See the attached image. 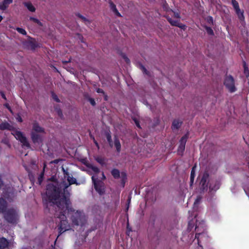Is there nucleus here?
I'll use <instances>...</instances> for the list:
<instances>
[{
    "label": "nucleus",
    "mask_w": 249,
    "mask_h": 249,
    "mask_svg": "<svg viewBox=\"0 0 249 249\" xmlns=\"http://www.w3.org/2000/svg\"><path fill=\"white\" fill-rule=\"evenodd\" d=\"M244 73L246 77L249 76V70L245 61L243 62Z\"/></svg>",
    "instance_id": "obj_28"
},
{
    "label": "nucleus",
    "mask_w": 249,
    "mask_h": 249,
    "mask_svg": "<svg viewBox=\"0 0 249 249\" xmlns=\"http://www.w3.org/2000/svg\"><path fill=\"white\" fill-rule=\"evenodd\" d=\"M12 134L15 136L17 140L19 141L22 143L23 147H26L27 148L30 147V143H29L26 137L21 131L14 129L13 132H12Z\"/></svg>",
    "instance_id": "obj_6"
},
{
    "label": "nucleus",
    "mask_w": 249,
    "mask_h": 249,
    "mask_svg": "<svg viewBox=\"0 0 249 249\" xmlns=\"http://www.w3.org/2000/svg\"><path fill=\"white\" fill-rule=\"evenodd\" d=\"M89 167L93 171L95 174H98L100 172V169L97 167L90 165Z\"/></svg>",
    "instance_id": "obj_33"
},
{
    "label": "nucleus",
    "mask_w": 249,
    "mask_h": 249,
    "mask_svg": "<svg viewBox=\"0 0 249 249\" xmlns=\"http://www.w3.org/2000/svg\"><path fill=\"white\" fill-rule=\"evenodd\" d=\"M30 20L33 21L34 22L37 24L39 26H42V23L37 18L31 17H30Z\"/></svg>",
    "instance_id": "obj_34"
},
{
    "label": "nucleus",
    "mask_w": 249,
    "mask_h": 249,
    "mask_svg": "<svg viewBox=\"0 0 249 249\" xmlns=\"http://www.w3.org/2000/svg\"><path fill=\"white\" fill-rule=\"evenodd\" d=\"M194 178H194V177H190V183L191 186H192L193 184L194 183Z\"/></svg>",
    "instance_id": "obj_57"
},
{
    "label": "nucleus",
    "mask_w": 249,
    "mask_h": 249,
    "mask_svg": "<svg viewBox=\"0 0 249 249\" xmlns=\"http://www.w3.org/2000/svg\"><path fill=\"white\" fill-rule=\"evenodd\" d=\"M114 145L117 151L119 153L121 151V145L119 139L116 136L114 137Z\"/></svg>",
    "instance_id": "obj_23"
},
{
    "label": "nucleus",
    "mask_w": 249,
    "mask_h": 249,
    "mask_svg": "<svg viewBox=\"0 0 249 249\" xmlns=\"http://www.w3.org/2000/svg\"><path fill=\"white\" fill-rule=\"evenodd\" d=\"M96 92L98 93H102V94H105V92L104 91V90L102 89H100V88H98L96 89Z\"/></svg>",
    "instance_id": "obj_53"
},
{
    "label": "nucleus",
    "mask_w": 249,
    "mask_h": 249,
    "mask_svg": "<svg viewBox=\"0 0 249 249\" xmlns=\"http://www.w3.org/2000/svg\"><path fill=\"white\" fill-rule=\"evenodd\" d=\"M13 0H3L1 4H0V10H6L9 5L12 3Z\"/></svg>",
    "instance_id": "obj_19"
},
{
    "label": "nucleus",
    "mask_w": 249,
    "mask_h": 249,
    "mask_svg": "<svg viewBox=\"0 0 249 249\" xmlns=\"http://www.w3.org/2000/svg\"><path fill=\"white\" fill-rule=\"evenodd\" d=\"M122 57L123 58V59H124V60L125 61V62L127 63V64H129L130 62V61L129 60V59L126 56V55L124 54H122Z\"/></svg>",
    "instance_id": "obj_43"
},
{
    "label": "nucleus",
    "mask_w": 249,
    "mask_h": 249,
    "mask_svg": "<svg viewBox=\"0 0 249 249\" xmlns=\"http://www.w3.org/2000/svg\"><path fill=\"white\" fill-rule=\"evenodd\" d=\"M220 184L219 182L216 180H211L209 188L210 192L216 191L219 188Z\"/></svg>",
    "instance_id": "obj_13"
},
{
    "label": "nucleus",
    "mask_w": 249,
    "mask_h": 249,
    "mask_svg": "<svg viewBox=\"0 0 249 249\" xmlns=\"http://www.w3.org/2000/svg\"><path fill=\"white\" fill-rule=\"evenodd\" d=\"M121 185L122 187H124L125 184V183L127 180V175L126 173L124 172H122L121 173Z\"/></svg>",
    "instance_id": "obj_22"
},
{
    "label": "nucleus",
    "mask_w": 249,
    "mask_h": 249,
    "mask_svg": "<svg viewBox=\"0 0 249 249\" xmlns=\"http://www.w3.org/2000/svg\"><path fill=\"white\" fill-rule=\"evenodd\" d=\"M8 203L3 198H0V213L3 214L7 210Z\"/></svg>",
    "instance_id": "obj_14"
},
{
    "label": "nucleus",
    "mask_w": 249,
    "mask_h": 249,
    "mask_svg": "<svg viewBox=\"0 0 249 249\" xmlns=\"http://www.w3.org/2000/svg\"><path fill=\"white\" fill-rule=\"evenodd\" d=\"M23 167H24L26 171L28 172V175L29 179L32 184H34L35 182V175L32 172L29 167L25 164H24Z\"/></svg>",
    "instance_id": "obj_16"
},
{
    "label": "nucleus",
    "mask_w": 249,
    "mask_h": 249,
    "mask_svg": "<svg viewBox=\"0 0 249 249\" xmlns=\"http://www.w3.org/2000/svg\"><path fill=\"white\" fill-rule=\"evenodd\" d=\"M182 121L178 119H175L172 122V130H178L182 124Z\"/></svg>",
    "instance_id": "obj_17"
},
{
    "label": "nucleus",
    "mask_w": 249,
    "mask_h": 249,
    "mask_svg": "<svg viewBox=\"0 0 249 249\" xmlns=\"http://www.w3.org/2000/svg\"><path fill=\"white\" fill-rule=\"evenodd\" d=\"M133 120L135 122V124L136 125L138 128H141V126H140V122H139V120L137 118H133Z\"/></svg>",
    "instance_id": "obj_45"
},
{
    "label": "nucleus",
    "mask_w": 249,
    "mask_h": 249,
    "mask_svg": "<svg viewBox=\"0 0 249 249\" xmlns=\"http://www.w3.org/2000/svg\"><path fill=\"white\" fill-rule=\"evenodd\" d=\"M102 179L103 180H105L106 178V177L104 173V172H102Z\"/></svg>",
    "instance_id": "obj_59"
},
{
    "label": "nucleus",
    "mask_w": 249,
    "mask_h": 249,
    "mask_svg": "<svg viewBox=\"0 0 249 249\" xmlns=\"http://www.w3.org/2000/svg\"><path fill=\"white\" fill-rule=\"evenodd\" d=\"M167 19L172 26L178 27L183 30H186L187 28V26L185 24L180 23L179 20H173L169 17H167Z\"/></svg>",
    "instance_id": "obj_11"
},
{
    "label": "nucleus",
    "mask_w": 249,
    "mask_h": 249,
    "mask_svg": "<svg viewBox=\"0 0 249 249\" xmlns=\"http://www.w3.org/2000/svg\"><path fill=\"white\" fill-rule=\"evenodd\" d=\"M195 168H196L195 166H194L192 167V168L191 169V171L190 177L195 178Z\"/></svg>",
    "instance_id": "obj_44"
},
{
    "label": "nucleus",
    "mask_w": 249,
    "mask_h": 249,
    "mask_svg": "<svg viewBox=\"0 0 249 249\" xmlns=\"http://www.w3.org/2000/svg\"><path fill=\"white\" fill-rule=\"evenodd\" d=\"M41 133L31 132V138L34 143L41 144L43 142V136Z\"/></svg>",
    "instance_id": "obj_10"
},
{
    "label": "nucleus",
    "mask_w": 249,
    "mask_h": 249,
    "mask_svg": "<svg viewBox=\"0 0 249 249\" xmlns=\"http://www.w3.org/2000/svg\"><path fill=\"white\" fill-rule=\"evenodd\" d=\"M62 170L63 173L64 177L66 178L68 182V184L65 183L64 184V188L62 191V187L61 186V184H59L57 182H54V183H49L47 185L49 184H53L54 186H57L60 190V197L61 198L63 196H65L68 198H69L70 196V193L68 191V188L71 185L75 184L76 185H79V183L77 182L76 178H74L72 175L69 172L68 169H65L63 167H62Z\"/></svg>",
    "instance_id": "obj_2"
},
{
    "label": "nucleus",
    "mask_w": 249,
    "mask_h": 249,
    "mask_svg": "<svg viewBox=\"0 0 249 249\" xmlns=\"http://www.w3.org/2000/svg\"><path fill=\"white\" fill-rule=\"evenodd\" d=\"M59 161V160H55L54 161H53V162L55 163H57Z\"/></svg>",
    "instance_id": "obj_60"
},
{
    "label": "nucleus",
    "mask_w": 249,
    "mask_h": 249,
    "mask_svg": "<svg viewBox=\"0 0 249 249\" xmlns=\"http://www.w3.org/2000/svg\"><path fill=\"white\" fill-rule=\"evenodd\" d=\"M16 119H17V120L18 122L21 123V122H23V120H22V118H21V116H20L19 114H18L17 115V117H16Z\"/></svg>",
    "instance_id": "obj_50"
},
{
    "label": "nucleus",
    "mask_w": 249,
    "mask_h": 249,
    "mask_svg": "<svg viewBox=\"0 0 249 249\" xmlns=\"http://www.w3.org/2000/svg\"><path fill=\"white\" fill-rule=\"evenodd\" d=\"M113 12L117 17H122L121 14L119 13V12L118 11L117 9H116V10H115Z\"/></svg>",
    "instance_id": "obj_52"
},
{
    "label": "nucleus",
    "mask_w": 249,
    "mask_h": 249,
    "mask_svg": "<svg viewBox=\"0 0 249 249\" xmlns=\"http://www.w3.org/2000/svg\"><path fill=\"white\" fill-rule=\"evenodd\" d=\"M189 132H187L179 141V145L178 148V153L179 155H182L185 150V145L187 140L189 137Z\"/></svg>",
    "instance_id": "obj_9"
},
{
    "label": "nucleus",
    "mask_w": 249,
    "mask_h": 249,
    "mask_svg": "<svg viewBox=\"0 0 249 249\" xmlns=\"http://www.w3.org/2000/svg\"><path fill=\"white\" fill-rule=\"evenodd\" d=\"M31 132H33L34 133H43V134H44L45 133L44 128L40 126L39 124L36 122H35L33 124V126H32V129Z\"/></svg>",
    "instance_id": "obj_12"
},
{
    "label": "nucleus",
    "mask_w": 249,
    "mask_h": 249,
    "mask_svg": "<svg viewBox=\"0 0 249 249\" xmlns=\"http://www.w3.org/2000/svg\"><path fill=\"white\" fill-rule=\"evenodd\" d=\"M60 190L58 186L53 184L48 185L47 196L48 199L45 202L46 207H48L49 205L51 206L55 204L59 209L61 210L58 216L60 221L57 226L58 230L57 237L70 229V225L67 220L66 214L67 213L69 216L70 212L74 211L73 209L71 207V203L70 199L64 196L60 198Z\"/></svg>",
    "instance_id": "obj_1"
},
{
    "label": "nucleus",
    "mask_w": 249,
    "mask_h": 249,
    "mask_svg": "<svg viewBox=\"0 0 249 249\" xmlns=\"http://www.w3.org/2000/svg\"><path fill=\"white\" fill-rule=\"evenodd\" d=\"M30 166L32 168L36 169L37 168V165L36 163V161L35 160H31L30 161Z\"/></svg>",
    "instance_id": "obj_38"
},
{
    "label": "nucleus",
    "mask_w": 249,
    "mask_h": 249,
    "mask_svg": "<svg viewBox=\"0 0 249 249\" xmlns=\"http://www.w3.org/2000/svg\"><path fill=\"white\" fill-rule=\"evenodd\" d=\"M3 214L4 220L8 223L14 225L18 223L19 220V215L17 208L11 207L8 208Z\"/></svg>",
    "instance_id": "obj_3"
},
{
    "label": "nucleus",
    "mask_w": 249,
    "mask_h": 249,
    "mask_svg": "<svg viewBox=\"0 0 249 249\" xmlns=\"http://www.w3.org/2000/svg\"><path fill=\"white\" fill-rule=\"evenodd\" d=\"M52 97L53 98V99L55 101H56V102L57 103H59L60 102V100H59V99L58 98V96H57V95L56 94H55L54 92H52Z\"/></svg>",
    "instance_id": "obj_40"
},
{
    "label": "nucleus",
    "mask_w": 249,
    "mask_h": 249,
    "mask_svg": "<svg viewBox=\"0 0 249 249\" xmlns=\"http://www.w3.org/2000/svg\"><path fill=\"white\" fill-rule=\"evenodd\" d=\"M14 129L12 125L6 122L0 124V130H8L13 131Z\"/></svg>",
    "instance_id": "obj_15"
},
{
    "label": "nucleus",
    "mask_w": 249,
    "mask_h": 249,
    "mask_svg": "<svg viewBox=\"0 0 249 249\" xmlns=\"http://www.w3.org/2000/svg\"><path fill=\"white\" fill-rule=\"evenodd\" d=\"M47 187H48V185L46 187V190H47ZM46 196H47V191H46ZM48 199V196H47L46 199H44V198L43 199V204H44V207H45L46 208L48 209L49 210L50 209V207H55V209H56V207H57V208H58V210H59L60 212H61V210L59 209V208L57 207V206L55 204H54L53 205H51V206H50L49 205L48 207H46V205L45 204V202H47Z\"/></svg>",
    "instance_id": "obj_27"
},
{
    "label": "nucleus",
    "mask_w": 249,
    "mask_h": 249,
    "mask_svg": "<svg viewBox=\"0 0 249 249\" xmlns=\"http://www.w3.org/2000/svg\"><path fill=\"white\" fill-rule=\"evenodd\" d=\"M201 199V198L200 196L197 197L194 202V205L196 206L198 205L200 202Z\"/></svg>",
    "instance_id": "obj_46"
},
{
    "label": "nucleus",
    "mask_w": 249,
    "mask_h": 249,
    "mask_svg": "<svg viewBox=\"0 0 249 249\" xmlns=\"http://www.w3.org/2000/svg\"><path fill=\"white\" fill-rule=\"evenodd\" d=\"M91 179L94 185V188L96 191L100 195L104 194L105 193V188L104 183L102 181L95 178L94 176L91 177Z\"/></svg>",
    "instance_id": "obj_8"
},
{
    "label": "nucleus",
    "mask_w": 249,
    "mask_h": 249,
    "mask_svg": "<svg viewBox=\"0 0 249 249\" xmlns=\"http://www.w3.org/2000/svg\"><path fill=\"white\" fill-rule=\"evenodd\" d=\"M16 30L20 34L23 35H26L27 34L26 31L23 28L18 27Z\"/></svg>",
    "instance_id": "obj_37"
},
{
    "label": "nucleus",
    "mask_w": 249,
    "mask_h": 249,
    "mask_svg": "<svg viewBox=\"0 0 249 249\" xmlns=\"http://www.w3.org/2000/svg\"><path fill=\"white\" fill-rule=\"evenodd\" d=\"M168 4L166 3V2H165V3L163 5V9H164L165 10H167L168 9Z\"/></svg>",
    "instance_id": "obj_58"
},
{
    "label": "nucleus",
    "mask_w": 249,
    "mask_h": 249,
    "mask_svg": "<svg viewBox=\"0 0 249 249\" xmlns=\"http://www.w3.org/2000/svg\"><path fill=\"white\" fill-rule=\"evenodd\" d=\"M30 46L31 48L33 50H35L38 47L37 43L36 41H31L29 42Z\"/></svg>",
    "instance_id": "obj_35"
},
{
    "label": "nucleus",
    "mask_w": 249,
    "mask_h": 249,
    "mask_svg": "<svg viewBox=\"0 0 249 249\" xmlns=\"http://www.w3.org/2000/svg\"><path fill=\"white\" fill-rule=\"evenodd\" d=\"M142 70L143 73H144L147 75L149 74V72L147 71V70L144 66H142Z\"/></svg>",
    "instance_id": "obj_56"
},
{
    "label": "nucleus",
    "mask_w": 249,
    "mask_h": 249,
    "mask_svg": "<svg viewBox=\"0 0 249 249\" xmlns=\"http://www.w3.org/2000/svg\"><path fill=\"white\" fill-rule=\"evenodd\" d=\"M174 13V17L177 18L179 19L180 18V13L179 12H176L172 10Z\"/></svg>",
    "instance_id": "obj_47"
},
{
    "label": "nucleus",
    "mask_w": 249,
    "mask_h": 249,
    "mask_svg": "<svg viewBox=\"0 0 249 249\" xmlns=\"http://www.w3.org/2000/svg\"><path fill=\"white\" fill-rule=\"evenodd\" d=\"M23 4L28 9L29 11L32 12H35L36 8L30 2H25L23 3Z\"/></svg>",
    "instance_id": "obj_25"
},
{
    "label": "nucleus",
    "mask_w": 249,
    "mask_h": 249,
    "mask_svg": "<svg viewBox=\"0 0 249 249\" xmlns=\"http://www.w3.org/2000/svg\"><path fill=\"white\" fill-rule=\"evenodd\" d=\"M4 106L7 108L11 112H12V110L8 103H5Z\"/></svg>",
    "instance_id": "obj_51"
},
{
    "label": "nucleus",
    "mask_w": 249,
    "mask_h": 249,
    "mask_svg": "<svg viewBox=\"0 0 249 249\" xmlns=\"http://www.w3.org/2000/svg\"><path fill=\"white\" fill-rule=\"evenodd\" d=\"M57 113L58 115L60 117L62 118L63 117V113L60 108L57 109Z\"/></svg>",
    "instance_id": "obj_49"
},
{
    "label": "nucleus",
    "mask_w": 249,
    "mask_h": 249,
    "mask_svg": "<svg viewBox=\"0 0 249 249\" xmlns=\"http://www.w3.org/2000/svg\"><path fill=\"white\" fill-rule=\"evenodd\" d=\"M90 137L91 139H92L93 140V141L95 144V145H96V146L97 147V148L99 149L100 148V146H99V145L98 143V142L96 141V140L95 139V138L94 137L91 135V134H90Z\"/></svg>",
    "instance_id": "obj_41"
},
{
    "label": "nucleus",
    "mask_w": 249,
    "mask_h": 249,
    "mask_svg": "<svg viewBox=\"0 0 249 249\" xmlns=\"http://www.w3.org/2000/svg\"><path fill=\"white\" fill-rule=\"evenodd\" d=\"M111 174L113 178L115 179H118L121 177V173L120 171L116 168L113 169L111 171Z\"/></svg>",
    "instance_id": "obj_24"
},
{
    "label": "nucleus",
    "mask_w": 249,
    "mask_h": 249,
    "mask_svg": "<svg viewBox=\"0 0 249 249\" xmlns=\"http://www.w3.org/2000/svg\"><path fill=\"white\" fill-rule=\"evenodd\" d=\"M205 29H206V31L208 35H211V36L214 35V32H213V29H212V28H211L210 27L206 26Z\"/></svg>",
    "instance_id": "obj_36"
},
{
    "label": "nucleus",
    "mask_w": 249,
    "mask_h": 249,
    "mask_svg": "<svg viewBox=\"0 0 249 249\" xmlns=\"http://www.w3.org/2000/svg\"><path fill=\"white\" fill-rule=\"evenodd\" d=\"M3 19V18L1 16H0V22L1 21V20H2Z\"/></svg>",
    "instance_id": "obj_61"
},
{
    "label": "nucleus",
    "mask_w": 249,
    "mask_h": 249,
    "mask_svg": "<svg viewBox=\"0 0 249 249\" xmlns=\"http://www.w3.org/2000/svg\"><path fill=\"white\" fill-rule=\"evenodd\" d=\"M210 21L213 22V18L212 17H210Z\"/></svg>",
    "instance_id": "obj_62"
},
{
    "label": "nucleus",
    "mask_w": 249,
    "mask_h": 249,
    "mask_svg": "<svg viewBox=\"0 0 249 249\" xmlns=\"http://www.w3.org/2000/svg\"><path fill=\"white\" fill-rule=\"evenodd\" d=\"M231 4L234 10H238L240 8L239 3L236 0H231Z\"/></svg>",
    "instance_id": "obj_30"
},
{
    "label": "nucleus",
    "mask_w": 249,
    "mask_h": 249,
    "mask_svg": "<svg viewBox=\"0 0 249 249\" xmlns=\"http://www.w3.org/2000/svg\"><path fill=\"white\" fill-rule=\"evenodd\" d=\"M243 189L247 196H249V177H247L243 183Z\"/></svg>",
    "instance_id": "obj_21"
},
{
    "label": "nucleus",
    "mask_w": 249,
    "mask_h": 249,
    "mask_svg": "<svg viewBox=\"0 0 249 249\" xmlns=\"http://www.w3.org/2000/svg\"><path fill=\"white\" fill-rule=\"evenodd\" d=\"M44 176V169L43 170V171L41 172L40 175H39L38 178H37V181L39 185H40L43 180Z\"/></svg>",
    "instance_id": "obj_29"
},
{
    "label": "nucleus",
    "mask_w": 249,
    "mask_h": 249,
    "mask_svg": "<svg viewBox=\"0 0 249 249\" xmlns=\"http://www.w3.org/2000/svg\"><path fill=\"white\" fill-rule=\"evenodd\" d=\"M105 135L110 147H112L113 144L110 131H109L105 132Z\"/></svg>",
    "instance_id": "obj_26"
},
{
    "label": "nucleus",
    "mask_w": 249,
    "mask_h": 249,
    "mask_svg": "<svg viewBox=\"0 0 249 249\" xmlns=\"http://www.w3.org/2000/svg\"><path fill=\"white\" fill-rule=\"evenodd\" d=\"M109 4L110 8L112 11H114L117 9L116 5L111 0L109 1Z\"/></svg>",
    "instance_id": "obj_39"
},
{
    "label": "nucleus",
    "mask_w": 249,
    "mask_h": 249,
    "mask_svg": "<svg viewBox=\"0 0 249 249\" xmlns=\"http://www.w3.org/2000/svg\"><path fill=\"white\" fill-rule=\"evenodd\" d=\"M211 180L208 172H205L200 182V189L201 192L204 193L208 191Z\"/></svg>",
    "instance_id": "obj_5"
},
{
    "label": "nucleus",
    "mask_w": 249,
    "mask_h": 249,
    "mask_svg": "<svg viewBox=\"0 0 249 249\" xmlns=\"http://www.w3.org/2000/svg\"><path fill=\"white\" fill-rule=\"evenodd\" d=\"M0 94L1 96V97H2L4 100H5V101H6V100H7V98H6V96H5V94H4V92H3V91H0Z\"/></svg>",
    "instance_id": "obj_54"
},
{
    "label": "nucleus",
    "mask_w": 249,
    "mask_h": 249,
    "mask_svg": "<svg viewBox=\"0 0 249 249\" xmlns=\"http://www.w3.org/2000/svg\"><path fill=\"white\" fill-rule=\"evenodd\" d=\"M76 15L81 19H82L83 21L85 22V23L87 24L88 23H90V21L89 20H88L87 18H86L85 17H84L83 16H82L81 14L79 13H77L76 14Z\"/></svg>",
    "instance_id": "obj_31"
},
{
    "label": "nucleus",
    "mask_w": 249,
    "mask_h": 249,
    "mask_svg": "<svg viewBox=\"0 0 249 249\" xmlns=\"http://www.w3.org/2000/svg\"><path fill=\"white\" fill-rule=\"evenodd\" d=\"M235 13L237 15L238 19L241 22L245 21V17L244 15V11L241 10L240 8L235 10Z\"/></svg>",
    "instance_id": "obj_20"
},
{
    "label": "nucleus",
    "mask_w": 249,
    "mask_h": 249,
    "mask_svg": "<svg viewBox=\"0 0 249 249\" xmlns=\"http://www.w3.org/2000/svg\"><path fill=\"white\" fill-rule=\"evenodd\" d=\"M89 101L92 106H94L96 105L95 101L93 98H89Z\"/></svg>",
    "instance_id": "obj_48"
},
{
    "label": "nucleus",
    "mask_w": 249,
    "mask_h": 249,
    "mask_svg": "<svg viewBox=\"0 0 249 249\" xmlns=\"http://www.w3.org/2000/svg\"><path fill=\"white\" fill-rule=\"evenodd\" d=\"M96 160L100 163L101 165H103L105 164L104 160L103 159L101 158H97L96 159Z\"/></svg>",
    "instance_id": "obj_42"
},
{
    "label": "nucleus",
    "mask_w": 249,
    "mask_h": 249,
    "mask_svg": "<svg viewBox=\"0 0 249 249\" xmlns=\"http://www.w3.org/2000/svg\"><path fill=\"white\" fill-rule=\"evenodd\" d=\"M9 241L5 237H0V249H5L9 246Z\"/></svg>",
    "instance_id": "obj_18"
},
{
    "label": "nucleus",
    "mask_w": 249,
    "mask_h": 249,
    "mask_svg": "<svg viewBox=\"0 0 249 249\" xmlns=\"http://www.w3.org/2000/svg\"><path fill=\"white\" fill-rule=\"evenodd\" d=\"M224 84L229 92L232 93L236 90L234 79L231 75H229L225 77Z\"/></svg>",
    "instance_id": "obj_7"
},
{
    "label": "nucleus",
    "mask_w": 249,
    "mask_h": 249,
    "mask_svg": "<svg viewBox=\"0 0 249 249\" xmlns=\"http://www.w3.org/2000/svg\"><path fill=\"white\" fill-rule=\"evenodd\" d=\"M71 216V220L73 225L75 226L82 225L84 224V216L80 211H77L74 212Z\"/></svg>",
    "instance_id": "obj_4"
},
{
    "label": "nucleus",
    "mask_w": 249,
    "mask_h": 249,
    "mask_svg": "<svg viewBox=\"0 0 249 249\" xmlns=\"http://www.w3.org/2000/svg\"><path fill=\"white\" fill-rule=\"evenodd\" d=\"M76 15L81 19H82L83 21L85 22V23L87 24L88 23H90V21L89 20H88L87 18H86L85 17H84L83 16H82L81 14L79 13H77L76 14Z\"/></svg>",
    "instance_id": "obj_32"
},
{
    "label": "nucleus",
    "mask_w": 249,
    "mask_h": 249,
    "mask_svg": "<svg viewBox=\"0 0 249 249\" xmlns=\"http://www.w3.org/2000/svg\"><path fill=\"white\" fill-rule=\"evenodd\" d=\"M3 185H4V182H3V181L2 180V177H1V175L0 174V189L2 188V187L3 186Z\"/></svg>",
    "instance_id": "obj_55"
},
{
    "label": "nucleus",
    "mask_w": 249,
    "mask_h": 249,
    "mask_svg": "<svg viewBox=\"0 0 249 249\" xmlns=\"http://www.w3.org/2000/svg\"><path fill=\"white\" fill-rule=\"evenodd\" d=\"M196 236H197V234H196L195 235L196 238Z\"/></svg>",
    "instance_id": "obj_64"
},
{
    "label": "nucleus",
    "mask_w": 249,
    "mask_h": 249,
    "mask_svg": "<svg viewBox=\"0 0 249 249\" xmlns=\"http://www.w3.org/2000/svg\"><path fill=\"white\" fill-rule=\"evenodd\" d=\"M128 201H129V202L130 201V198H129Z\"/></svg>",
    "instance_id": "obj_63"
}]
</instances>
